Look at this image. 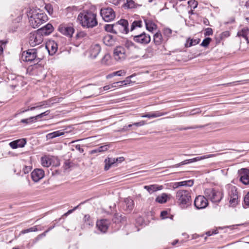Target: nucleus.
<instances>
[{
	"label": "nucleus",
	"instance_id": "obj_56",
	"mask_svg": "<svg viewBox=\"0 0 249 249\" xmlns=\"http://www.w3.org/2000/svg\"><path fill=\"white\" fill-rule=\"evenodd\" d=\"M126 4H127V6L128 7V8H132L134 7V2L132 0H127V3Z\"/></svg>",
	"mask_w": 249,
	"mask_h": 249
},
{
	"label": "nucleus",
	"instance_id": "obj_9",
	"mask_svg": "<svg viewBox=\"0 0 249 249\" xmlns=\"http://www.w3.org/2000/svg\"><path fill=\"white\" fill-rule=\"evenodd\" d=\"M115 28L116 29L117 34L119 33L127 34L129 30L128 28V22L124 19H121L115 23Z\"/></svg>",
	"mask_w": 249,
	"mask_h": 249
},
{
	"label": "nucleus",
	"instance_id": "obj_28",
	"mask_svg": "<svg viewBox=\"0 0 249 249\" xmlns=\"http://www.w3.org/2000/svg\"><path fill=\"white\" fill-rule=\"evenodd\" d=\"M109 147V144H106L105 145L101 146L100 147H97L96 149H93L91 151H90V153L91 154H93L98 153L105 152L108 150Z\"/></svg>",
	"mask_w": 249,
	"mask_h": 249
},
{
	"label": "nucleus",
	"instance_id": "obj_18",
	"mask_svg": "<svg viewBox=\"0 0 249 249\" xmlns=\"http://www.w3.org/2000/svg\"><path fill=\"white\" fill-rule=\"evenodd\" d=\"M44 177V172L41 169H36L31 173L33 180L37 182Z\"/></svg>",
	"mask_w": 249,
	"mask_h": 249
},
{
	"label": "nucleus",
	"instance_id": "obj_40",
	"mask_svg": "<svg viewBox=\"0 0 249 249\" xmlns=\"http://www.w3.org/2000/svg\"><path fill=\"white\" fill-rule=\"evenodd\" d=\"M35 122H36V121L34 117H31L27 119H23L20 121V123L25 124H32Z\"/></svg>",
	"mask_w": 249,
	"mask_h": 249
},
{
	"label": "nucleus",
	"instance_id": "obj_39",
	"mask_svg": "<svg viewBox=\"0 0 249 249\" xmlns=\"http://www.w3.org/2000/svg\"><path fill=\"white\" fill-rule=\"evenodd\" d=\"M134 46V44L132 41L126 40L124 43V46L123 47L125 48V49H126L127 51L129 52L130 50L133 48Z\"/></svg>",
	"mask_w": 249,
	"mask_h": 249
},
{
	"label": "nucleus",
	"instance_id": "obj_60",
	"mask_svg": "<svg viewBox=\"0 0 249 249\" xmlns=\"http://www.w3.org/2000/svg\"><path fill=\"white\" fill-rule=\"evenodd\" d=\"M189 164L188 163V161H187V160H186L183 161H181V162L176 164L175 165V166L176 167H179L180 166H181V165H185V164Z\"/></svg>",
	"mask_w": 249,
	"mask_h": 249
},
{
	"label": "nucleus",
	"instance_id": "obj_4",
	"mask_svg": "<svg viewBox=\"0 0 249 249\" xmlns=\"http://www.w3.org/2000/svg\"><path fill=\"white\" fill-rule=\"evenodd\" d=\"M204 195L207 199L213 203H219L223 198L222 192L213 188L206 189L204 190Z\"/></svg>",
	"mask_w": 249,
	"mask_h": 249
},
{
	"label": "nucleus",
	"instance_id": "obj_19",
	"mask_svg": "<svg viewBox=\"0 0 249 249\" xmlns=\"http://www.w3.org/2000/svg\"><path fill=\"white\" fill-rule=\"evenodd\" d=\"M49 54L51 55H53L57 51L58 45L56 42L53 40H50L46 45Z\"/></svg>",
	"mask_w": 249,
	"mask_h": 249
},
{
	"label": "nucleus",
	"instance_id": "obj_43",
	"mask_svg": "<svg viewBox=\"0 0 249 249\" xmlns=\"http://www.w3.org/2000/svg\"><path fill=\"white\" fill-rule=\"evenodd\" d=\"M188 4L189 5V6L191 7V8H193V9H195L196 8L197 6L198 3L197 1L195 0H190L188 1Z\"/></svg>",
	"mask_w": 249,
	"mask_h": 249
},
{
	"label": "nucleus",
	"instance_id": "obj_11",
	"mask_svg": "<svg viewBox=\"0 0 249 249\" xmlns=\"http://www.w3.org/2000/svg\"><path fill=\"white\" fill-rule=\"evenodd\" d=\"M124 160V158L123 157H120L117 158L108 157L104 161V169L105 171H107L111 166H117L118 163H121Z\"/></svg>",
	"mask_w": 249,
	"mask_h": 249
},
{
	"label": "nucleus",
	"instance_id": "obj_10",
	"mask_svg": "<svg viewBox=\"0 0 249 249\" xmlns=\"http://www.w3.org/2000/svg\"><path fill=\"white\" fill-rule=\"evenodd\" d=\"M128 54L129 51H127L123 46H117L114 50V57L117 61L124 60Z\"/></svg>",
	"mask_w": 249,
	"mask_h": 249
},
{
	"label": "nucleus",
	"instance_id": "obj_45",
	"mask_svg": "<svg viewBox=\"0 0 249 249\" xmlns=\"http://www.w3.org/2000/svg\"><path fill=\"white\" fill-rule=\"evenodd\" d=\"M45 9L48 12V13L50 15H52L53 13V8L52 5L51 4H47L45 5Z\"/></svg>",
	"mask_w": 249,
	"mask_h": 249
},
{
	"label": "nucleus",
	"instance_id": "obj_3",
	"mask_svg": "<svg viewBox=\"0 0 249 249\" xmlns=\"http://www.w3.org/2000/svg\"><path fill=\"white\" fill-rule=\"evenodd\" d=\"M175 201L180 208H187L191 204V191L187 190H178L176 194Z\"/></svg>",
	"mask_w": 249,
	"mask_h": 249
},
{
	"label": "nucleus",
	"instance_id": "obj_12",
	"mask_svg": "<svg viewBox=\"0 0 249 249\" xmlns=\"http://www.w3.org/2000/svg\"><path fill=\"white\" fill-rule=\"evenodd\" d=\"M208 205V199L205 196H198L196 197L194 201V205L197 209H204Z\"/></svg>",
	"mask_w": 249,
	"mask_h": 249
},
{
	"label": "nucleus",
	"instance_id": "obj_31",
	"mask_svg": "<svg viewBox=\"0 0 249 249\" xmlns=\"http://www.w3.org/2000/svg\"><path fill=\"white\" fill-rule=\"evenodd\" d=\"M169 196L165 193H162L157 196V202L161 204L167 202Z\"/></svg>",
	"mask_w": 249,
	"mask_h": 249
},
{
	"label": "nucleus",
	"instance_id": "obj_54",
	"mask_svg": "<svg viewBox=\"0 0 249 249\" xmlns=\"http://www.w3.org/2000/svg\"><path fill=\"white\" fill-rule=\"evenodd\" d=\"M32 167L30 166H25L23 168V171L25 174H28L31 170Z\"/></svg>",
	"mask_w": 249,
	"mask_h": 249
},
{
	"label": "nucleus",
	"instance_id": "obj_41",
	"mask_svg": "<svg viewBox=\"0 0 249 249\" xmlns=\"http://www.w3.org/2000/svg\"><path fill=\"white\" fill-rule=\"evenodd\" d=\"M136 224L138 226H143L145 225V221L143 218L139 216L136 219Z\"/></svg>",
	"mask_w": 249,
	"mask_h": 249
},
{
	"label": "nucleus",
	"instance_id": "obj_5",
	"mask_svg": "<svg viewBox=\"0 0 249 249\" xmlns=\"http://www.w3.org/2000/svg\"><path fill=\"white\" fill-rule=\"evenodd\" d=\"M22 58L26 62H33L34 64H37L41 59L37 56V50L36 49H28L22 53Z\"/></svg>",
	"mask_w": 249,
	"mask_h": 249
},
{
	"label": "nucleus",
	"instance_id": "obj_64",
	"mask_svg": "<svg viewBox=\"0 0 249 249\" xmlns=\"http://www.w3.org/2000/svg\"><path fill=\"white\" fill-rule=\"evenodd\" d=\"M245 19L247 21L249 22V11L247 12L245 14Z\"/></svg>",
	"mask_w": 249,
	"mask_h": 249
},
{
	"label": "nucleus",
	"instance_id": "obj_15",
	"mask_svg": "<svg viewBox=\"0 0 249 249\" xmlns=\"http://www.w3.org/2000/svg\"><path fill=\"white\" fill-rule=\"evenodd\" d=\"M229 194L230 197L229 203L232 206H235L238 202V195L236 187L232 186Z\"/></svg>",
	"mask_w": 249,
	"mask_h": 249
},
{
	"label": "nucleus",
	"instance_id": "obj_23",
	"mask_svg": "<svg viewBox=\"0 0 249 249\" xmlns=\"http://www.w3.org/2000/svg\"><path fill=\"white\" fill-rule=\"evenodd\" d=\"M101 51V47L98 44L92 45L90 49V56L92 58H95Z\"/></svg>",
	"mask_w": 249,
	"mask_h": 249
},
{
	"label": "nucleus",
	"instance_id": "obj_2",
	"mask_svg": "<svg viewBox=\"0 0 249 249\" xmlns=\"http://www.w3.org/2000/svg\"><path fill=\"white\" fill-rule=\"evenodd\" d=\"M28 16L30 25L33 28H37L48 19L46 14L40 9H31Z\"/></svg>",
	"mask_w": 249,
	"mask_h": 249
},
{
	"label": "nucleus",
	"instance_id": "obj_14",
	"mask_svg": "<svg viewBox=\"0 0 249 249\" xmlns=\"http://www.w3.org/2000/svg\"><path fill=\"white\" fill-rule=\"evenodd\" d=\"M238 37L240 41L247 44L249 43V29L247 27H244L241 30H239L237 34Z\"/></svg>",
	"mask_w": 249,
	"mask_h": 249
},
{
	"label": "nucleus",
	"instance_id": "obj_34",
	"mask_svg": "<svg viewBox=\"0 0 249 249\" xmlns=\"http://www.w3.org/2000/svg\"><path fill=\"white\" fill-rule=\"evenodd\" d=\"M200 39H193L188 38L185 44V46L187 48L190 47L192 46L196 45L199 43Z\"/></svg>",
	"mask_w": 249,
	"mask_h": 249
},
{
	"label": "nucleus",
	"instance_id": "obj_61",
	"mask_svg": "<svg viewBox=\"0 0 249 249\" xmlns=\"http://www.w3.org/2000/svg\"><path fill=\"white\" fill-rule=\"evenodd\" d=\"M144 124V122L143 121H142L141 122H137V123H135L133 124V125L137 126V127L142 126Z\"/></svg>",
	"mask_w": 249,
	"mask_h": 249
},
{
	"label": "nucleus",
	"instance_id": "obj_6",
	"mask_svg": "<svg viewBox=\"0 0 249 249\" xmlns=\"http://www.w3.org/2000/svg\"><path fill=\"white\" fill-rule=\"evenodd\" d=\"M43 40L41 33L37 30L31 33L29 36V44L31 47H35L40 44Z\"/></svg>",
	"mask_w": 249,
	"mask_h": 249
},
{
	"label": "nucleus",
	"instance_id": "obj_22",
	"mask_svg": "<svg viewBox=\"0 0 249 249\" xmlns=\"http://www.w3.org/2000/svg\"><path fill=\"white\" fill-rule=\"evenodd\" d=\"M26 143L25 139H18L14 141L9 143V145L13 149H16L18 147H23Z\"/></svg>",
	"mask_w": 249,
	"mask_h": 249
},
{
	"label": "nucleus",
	"instance_id": "obj_38",
	"mask_svg": "<svg viewBox=\"0 0 249 249\" xmlns=\"http://www.w3.org/2000/svg\"><path fill=\"white\" fill-rule=\"evenodd\" d=\"M83 220L84 222L89 226H93V222L91 219V218L89 214H86L84 216V217L83 218Z\"/></svg>",
	"mask_w": 249,
	"mask_h": 249
},
{
	"label": "nucleus",
	"instance_id": "obj_57",
	"mask_svg": "<svg viewBox=\"0 0 249 249\" xmlns=\"http://www.w3.org/2000/svg\"><path fill=\"white\" fill-rule=\"evenodd\" d=\"M87 36V34L84 32H80L76 34L77 38L84 37Z\"/></svg>",
	"mask_w": 249,
	"mask_h": 249
},
{
	"label": "nucleus",
	"instance_id": "obj_52",
	"mask_svg": "<svg viewBox=\"0 0 249 249\" xmlns=\"http://www.w3.org/2000/svg\"><path fill=\"white\" fill-rule=\"evenodd\" d=\"M244 201L246 205L249 206V192L245 196Z\"/></svg>",
	"mask_w": 249,
	"mask_h": 249
},
{
	"label": "nucleus",
	"instance_id": "obj_30",
	"mask_svg": "<svg viewBox=\"0 0 249 249\" xmlns=\"http://www.w3.org/2000/svg\"><path fill=\"white\" fill-rule=\"evenodd\" d=\"M103 42L107 46H111L114 42V39L112 36L107 35L104 37Z\"/></svg>",
	"mask_w": 249,
	"mask_h": 249
},
{
	"label": "nucleus",
	"instance_id": "obj_37",
	"mask_svg": "<svg viewBox=\"0 0 249 249\" xmlns=\"http://www.w3.org/2000/svg\"><path fill=\"white\" fill-rule=\"evenodd\" d=\"M125 73L126 72L124 70H120V71H117L113 72V73H112L110 74H108L107 76V78H111L114 76H123V75H125Z\"/></svg>",
	"mask_w": 249,
	"mask_h": 249
},
{
	"label": "nucleus",
	"instance_id": "obj_7",
	"mask_svg": "<svg viewBox=\"0 0 249 249\" xmlns=\"http://www.w3.org/2000/svg\"><path fill=\"white\" fill-rule=\"evenodd\" d=\"M100 15L103 19L106 22L113 20L116 17L115 12L110 7L102 8L100 10Z\"/></svg>",
	"mask_w": 249,
	"mask_h": 249
},
{
	"label": "nucleus",
	"instance_id": "obj_53",
	"mask_svg": "<svg viewBox=\"0 0 249 249\" xmlns=\"http://www.w3.org/2000/svg\"><path fill=\"white\" fill-rule=\"evenodd\" d=\"M78 207L79 205H77V206L75 207L73 209L69 210L67 213H65L63 216H67L68 215L71 213L73 211L76 210Z\"/></svg>",
	"mask_w": 249,
	"mask_h": 249
},
{
	"label": "nucleus",
	"instance_id": "obj_13",
	"mask_svg": "<svg viewBox=\"0 0 249 249\" xmlns=\"http://www.w3.org/2000/svg\"><path fill=\"white\" fill-rule=\"evenodd\" d=\"M132 36L133 37L134 41L142 44H148L151 40L150 36L144 32H142L138 35H132Z\"/></svg>",
	"mask_w": 249,
	"mask_h": 249
},
{
	"label": "nucleus",
	"instance_id": "obj_47",
	"mask_svg": "<svg viewBox=\"0 0 249 249\" xmlns=\"http://www.w3.org/2000/svg\"><path fill=\"white\" fill-rule=\"evenodd\" d=\"M201 127H202L201 126L194 125V126L186 127H179L178 128V129L179 130H188V129H196V128H201Z\"/></svg>",
	"mask_w": 249,
	"mask_h": 249
},
{
	"label": "nucleus",
	"instance_id": "obj_8",
	"mask_svg": "<svg viewBox=\"0 0 249 249\" xmlns=\"http://www.w3.org/2000/svg\"><path fill=\"white\" fill-rule=\"evenodd\" d=\"M58 31L62 35L71 38L75 30L72 24L63 23L59 25Z\"/></svg>",
	"mask_w": 249,
	"mask_h": 249
},
{
	"label": "nucleus",
	"instance_id": "obj_58",
	"mask_svg": "<svg viewBox=\"0 0 249 249\" xmlns=\"http://www.w3.org/2000/svg\"><path fill=\"white\" fill-rule=\"evenodd\" d=\"M230 35V32L229 31H225L221 33V38H225L229 36Z\"/></svg>",
	"mask_w": 249,
	"mask_h": 249
},
{
	"label": "nucleus",
	"instance_id": "obj_35",
	"mask_svg": "<svg viewBox=\"0 0 249 249\" xmlns=\"http://www.w3.org/2000/svg\"><path fill=\"white\" fill-rule=\"evenodd\" d=\"M146 29L149 31L153 30L156 27V24L150 20H144Z\"/></svg>",
	"mask_w": 249,
	"mask_h": 249
},
{
	"label": "nucleus",
	"instance_id": "obj_24",
	"mask_svg": "<svg viewBox=\"0 0 249 249\" xmlns=\"http://www.w3.org/2000/svg\"><path fill=\"white\" fill-rule=\"evenodd\" d=\"M45 106V107H50V104L47 101H44L41 102H39L37 104H36V106L31 107L30 108H28L26 109H23L21 110V113H24L25 112L28 111L29 110H35L36 108H41L42 107Z\"/></svg>",
	"mask_w": 249,
	"mask_h": 249
},
{
	"label": "nucleus",
	"instance_id": "obj_55",
	"mask_svg": "<svg viewBox=\"0 0 249 249\" xmlns=\"http://www.w3.org/2000/svg\"><path fill=\"white\" fill-rule=\"evenodd\" d=\"M168 213L166 211H162L160 213V217L161 219H163L167 217V215Z\"/></svg>",
	"mask_w": 249,
	"mask_h": 249
},
{
	"label": "nucleus",
	"instance_id": "obj_59",
	"mask_svg": "<svg viewBox=\"0 0 249 249\" xmlns=\"http://www.w3.org/2000/svg\"><path fill=\"white\" fill-rule=\"evenodd\" d=\"M142 117H145V118H155V117H156V114H155V113L146 114L144 115H142Z\"/></svg>",
	"mask_w": 249,
	"mask_h": 249
},
{
	"label": "nucleus",
	"instance_id": "obj_50",
	"mask_svg": "<svg viewBox=\"0 0 249 249\" xmlns=\"http://www.w3.org/2000/svg\"><path fill=\"white\" fill-rule=\"evenodd\" d=\"M213 30L211 28H207L205 30L204 35L205 36H210L213 34Z\"/></svg>",
	"mask_w": 249,
	"mask_h": 249
},
{
	"label": "nucleus",
	"instance_id": "obj_1",
	"mask_svg": "<svg viewBox=\"0 0 249 249\" xmlns=\"http://www.w3.org/2000/svg\"><path fill=\"white\" fill-rule=\"evenodd\" d=\"M77 20L83 27L87 28H93L98 24L96 14L89 10L80 12L78 15Z\"/></svg>",
	"mask_w": 249,
	"mask_h": 249
},
{
	"label": "nucleus",
	"instance_id": "obj_25",
	"mask_svg": "<svg viewBox=\"0 0 249 249\" xmlns=\"http://www.w3.org/2000/svg\"><path fill=\"white\" fill-rule=\"evenodd\" d=\"M194 184L193 180L190 179L188 180H185L180 182H177L174 183L173 187L174 188H178L181 186H188L191 187Z\"/></svg>",
	"mask_w": 249,
	"mask_h": 249
},
{
	"label": "nucleus",
	"instance_id": "obj_62",
	"mask_svg": "<svg viewBox=\"0 0 249 249\" xmlns=\"http://www.w3.org/2000/svg\"><path fill=\"white\" fill-rule=\"evenodd\" d=\"M75 148L76 150H78L80 153H83L84 152V149L81 147L80 144H77L75 146Z\"/></svg>",
	"mask_w": 249,
	"mask_h": 249
},
{
	"label": "nucleus",
	"instance_id": "obj_63",
	"mask_svg": "<svg viewBox=\"0 0 249 249\" xmlns=\"http://www.w3.org/2000/svg\"><path fill=\"white\" fill-rule=\"evenodd\" d=\"M216 233H217L216 231H213L212 232H211V231H207L206 232V234L208 236H211L213 234H215Z\"/></svg>",
	"mask_w": 249,
	"mask_h": 249
},
{
	"label": "nucleus",
	"instance_id": "obj_17",
	"mask_svg": "<svg viewBox=\"0 0 249 249\" xmlns=\"http://www.w3.org/2000/svg\"><path fill=\"white\" fill-rule=\"evenodd\" d=\"M134 207V202L130 197L124 199L123 209L127 213H130Z\"/></svg>",
	"mask_w": 249,
	"mask_h": 249
},
{
	"label": "nucleus",
	"instance_id": "obj_33",
	"mask_svg": "<svg viewBox=\"0 0 249 249\" xmlns=\"http://www.w3.org/2000/svg\"><path fill=\"white\" fill-rule=\"evenodd\" d=\"M124 219H125V216H123L122 214L116 213L113 215L112 221L115 223H119L124 221Z\"/></svg>",
	"mask_w": 249,
	"mask_h": 249
},
{
	"label": "nucleus",
	"instance_id": "obj_46",
	"mask_svg": "<svg viewBox=\"0 0 249 249\" xmlns=\"http://www.w3.org/2000/svg\"><path fill=\"white\" fill-rule=\"evenodd\" d=\"M162 35L160 32H157V45L161 43L163 41Z\"/></svg>",
	"mask_w": 249,
	"mask_h": 249
},
{
	"label": "nucleus",
	"instance_id": "obj_48",
	"mask_svg": "<svg viewBox=\"0 0 249 249\" xmlns=\"http://www.w3.org/2000/svg\"><path fill=\"white\" fill-rule=\"evenodd\" d=\"M111 88H120L123 86L122 81L113 83L111 84Z\"/></svg>",
	"mask_w": 249,
	"mask_h": 249
},
{
	"label": "nucleus",
	"instance_id": "obj_44",
	"mask_svg": "<svg viewBox=\"0 0 249 249\" xmlns=\"http://www.w3.org/2000/svg\"><path fill=\"white\" fill-rule=\"evenodd\" d=\"M212 39L210 37H206L203 39L200 45L203 47H207L209 45Z\"/></svg>",
	"mask_w": 249,
	"mask_h": 249
},
{
	"label": "nucleus",
	"instance_id": "obj_42",
	"mask_svg": "<svg viewBox=\"0 0 249 249\" xmlns=\"http://www.w3.org/2000/svg\"><path fill=\"white\" fill-rule=\"evenodd\" d=\"M144 188L146 189L150 194H152L156 191V185H145L144 186Z\"/></svg>",
	"mask_w": 249,
	"mask_h": 249
},
{
	"label": "nucleus",
	"instance_id": "obj_29",
	"mask_svg": "<svg viewBox=\"0 0 249 249\" xmlns=\"http://www.w3.org/2000/svg\"><path fill=\"white\" fill-rule=\"evenodd\" d=\"M64 134V131L62 130H58L47 134L46 138L47 139H52L53 138L63 135Z\"/></svg>",
	"mask_w": 249,
	"mask_h": 249
},
{
	"label": "nucleus",
	"instance_id": "obj_27",
	"mask_svg": "<svg viewBox=\"0 0 249 249\" xmlns=\"http://www.w3.org/2000/svg\"><path fill=\"white\" fill-rule=\"evenodd\" d=\"M215 156L214 154H209V155H205L200 157H197L193 159L187 160V161H188L189 163H191L194 162H196L200 160H204L205 159H208L212 157H213Z\"/></svg>",
	"mask_w": 249,
	"mask_h": 249
},
{
	"label": "nucleus",
	"instance_id": "obj_26",
	"mask_svg": "<svg viewBox=\"0 0 249 249\" xmlns=\"http://www.w3.org/2000/svg\"><path fill=\"white\" fill-rule=\"evenodd\" d=\"M41 164L43 166L48 167L52 165V158L50 156H45L41 158Z\"/></svg>",
	"mask_w": 249,
	"mask_h": 249
},
{
	"label": "nucleus",
	"instance_id": "obj_16",
	"mask_svg": "<svg viewBox=\"0 0 249 249\" xmlns=\"http://www.w3.org/2000/svg\"><path fill=\"white\" fill-rule=\"evenodd\" d=\"M240 180L245 185L249 184V170L242 168L238 171Z\"/></svg>",
	"mask_w": 249,
	"mask_h": 249
},
{
	"label": "nucleus",
	"instance_id": "obj_49",
	"mask_svg": "<svg viewBox=\"0 0 249 249\" xmlns=\"http://www.w3.org/2000/svg\"><path fill=\"white\" fill-rule=\"evenodd\" d=\"M172 30L169 28H165L163 30V34L165 36H166L167 37L170 36L172 34Z\"/></svg>",
	"mask_w": 249,
	"mask_h": 249
},
{
	"label": "nucleus",
	"instance_id": "obj_20",
	"mask_svg": "<svg viewBox=\"0 0 249 249\" xmlns=\"http://www.w3.org/2000/svg\"><path fill=\"white\" fill-rule=\"evenodd\" d=\"M109 222L107 219L97 221L96 226L102 232L105 233L108 228Z\"/></svg>",
	"mask_w": 249,
	"mask_h": 249
},
{
	"label": "nucleus",
	"instance_id": "obj_32",
	"mask_svg": "<svg viewBox=\"0 0 249 249\" xmlns=\"http://www.w3.org/2000/svg\"><path fill=\"white\" fill-rule=\"evenodd\" d=\"M142 26V22L141 20H135L130 26V32H133L137 28H141Z\"/></svg>",
	"mask_w": 249,
	"mask_h": 249
},
{
	"label": "nucleus",
	"instance_id": "obj_21",
	"mask_svg": "<svg viewBox=\"0 0 249 249\" xmlns=\"http://www.w3.org/2000/svg\"><path fill=\"white\" fill-rule=\"evenodd\" d=\"M53 27L50 23H48L44 26L37 30V31L41 33L42 36H47L52 33L53 31Z\"/></svg>",
	"mask_w": 249,
	"mask_h": 249
},
{
	"label": "nucleus",
	"instance_id": "obj_51",
	"mask_svg": "<svg viewBox=\"0 0 249 249\" xmlns=\"http://www.w3.org/2000/svg\"><path fill=\"white\" fill-rule=\"evenodd\" d=\"M132 77V75L127 77L124 80L122 81L123 86L127 85L130 84L131 80L130 78Z\"/></svg>",
	"mask_w": 249,
	"mask_h": 249
},
{
	"label": "nucleus",
	"instance_id": "obj_36",
	"mask_svg": "<svg viewBox=\"0 0 249 249\" xmlns=\"http://www.w3.org/2000/svg\"><path fill=\"white\" fill-rule=\"evenodd\" d=\"M105 29L107 32L117 34L116 29L115 28V23L113 24H106L105 26Z\"/></svg>",
	"mask_w": 249,
	"mask_h": 249
}]
</instances>
